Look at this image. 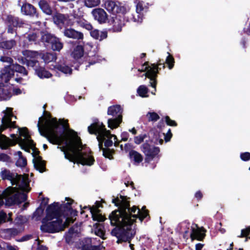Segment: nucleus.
Returning <instances> with one entry per match:
<instances>
[{
  "label": "nucleus",
  "instance_id": "f257e3e1",
  "mask_svg": "<svg viewBox=\"0 0 250 250\" xmlns=\"http://www.w3.org/2000/svg\"><path fill=\"white\" fill-rule=\"evenodd\" d=\"M65 146H57L63 152L64 158L74 164L83 166L93 165L95 162L92 151L86 145H83L80 137L75 135L70 140L65 141Z\"/></svg>",
  "mask_w": 250,
  "mask_h": 250
},
{
  "label": "nucleus",
  "instance_id": "f03ea898",
  "mask_svg": "<svg viewBox=\"0 0 250 250\" xmlns=\"http://www.w3.org/2000/svg\"><path fill=\"white\" fill-rule=\"evenodd\" d=\"M42 117L39 118L37 126L41 135L45 137L47 140L53 145H61L62 141V135L64 132L69 128L68 120L59 119V121L55 117L47 121L41 127L40 121Z\"/></svg>",
  "mask_w": 250,
  "mask_h": 250
},
{
  "label": "nucleus",
  "instance_id": "7ed1b4c3",
  "mask_svg": "<svg viewBox=\"0 0 250 250\" xmlns=\"http://www.w3.org/2000/svg\"><path fill=\"white\" fill-rule=\"evenodd\" d=\"M139 208L135 206L132 208L130 207L126 210L127 214L125 216V219L123 221L120 220L121 223L116 226L111 231V234L117 238V242L130 243L131 239L136 234V231L132 229L133 224L136 222L138 218H134V214L137 213Z\"/></svg>",
  "mask_w": 250,
  "mask_h": 250
},
{
  "label": "nucleus",
  "instance_id": "20e7f679",
  "mask_svg": "<svg viewBox=\"0 0 250 250\" xmlns=\"http://www.w3.org/2000/svg\"><path fill=\"white\" fill-rule=\"evenodd\" d=\"M129 197L126 196H123L121 194L118 195L116 198L112 199V203L116 207H118V209L111 212L109 215V219L110 224L115 227L118 226L121 223L120 220L123 221L125 216L127 215L126 210L130 207Z\"/></svg>",
  "mask_w": 250,
  "mask_h": 250
},
{
  "label": "nucleus",
  "instance_id": "39448f33",
  "mask_svg": "<svg viewBox=\"0 0 250 250\" xmlns=\"http://www.w3.org/2000/svg\"><path fill=\"white\" fill-rule=\"evenodd\" d=\"M0 61L7 63L4 64V67L1 70L0 78L1 81L7 83L14 76L15 72L21 73L23 76L28 75V71L25 68L17 63H14L13 59L8 56H2L0 58Z\"/></svg>",
  "mask_w": 250,
  "mask_h": 250
},
{
  "label": "nucleus",
  "instance_id": "423d86ee",
  "mask_svg": "<svg viewBox=\"0 0 250 250\" xmlns=\"http://www.w3.org/2000/svg\"><path fill=\"white\" fill-rule=\"evenodd\" d=\"M7 111L5 113L4 115L1 119V125L0 126V134L7 128L14 129L18 128L19 134L21 136H23L24 139L28 141L30 143H33V141L31 139L30 135L27 127H24L20 128L16 125V121H12V118L14 117L17 119V117L14 116L12 112V109L11 108H7Z\"/></svg>",
  "mask_w": 250,
  "mask_h": 250
},
{
  "label": "nucleus",
  "instance_id": "0eeeda50",
  "mask_svg": "<svg viewBox=\"0 0 250 250\" xmlns=\"http://www.w3.org/2000/svg\"><path fill=\"white\" fill-rule=\"evenodd\" d=\"M161 66H162L163 69H165L166 67L165 62L163 60H159L156 63H153L146 61L142 65V70H138L139 71L146 72L144 75L146 78L150 79V85L154 87L155 89L157 83L158 74L161 70Z\"/></svg>",
  "mask_w": 250,
  "mask_h": 250
},
{
  "label": "nucleus",
  "instance_id": "6e6552de",
  "mask_svg": "<svg viewBox=\"0 0 250 250\" xmlns=\"http://www.w3.org/2000/svg\"><path fill=\"white\" fill-rule=\"evenodd\" d=\"M13 187H8L2 193V196L5 200V205L12 206L15 205H20L25 202L27 198V195L24 193L19 192Z\"/></svg>",
  "mask_w": 250,
  "mask_h": 250
},
{
  "label": "nucleus",
  "instance_id": "1a4fd4ad",
  "mask_svg": "<svg viewBox=\"0 0 250 250\" xmlns=\"http://www.w3.org/2000/svg\"><path fill=\"white\" fill-rule=\"evenodd\" d=\"M49 218H43L42 220V225L40 227L41 231L43 232L54 233L62 231L65 228L69 226V223L64 222L63 223L62 220L49 219Z\"/></svg>",
  "mask_w": 250,
  "mask_h": 250
},
{
  "label": "nucleus",
  "instance_id": "9d476101",
  "mask_svg": "<svg viewBox=\"0 0 250 250\" xmlns=\"http://www.w3.org/2000/svg\"><path fill=\"white\" fill-rule=\"evenodd\" d=\"M41 39L39 40L46 47L54 51H60L63 48V43L61 39L55 35L47 31H41Z\"/></svg>",
  "mask_w": 250,
  "mask_h": 250
},
{
  "label": "nucleus",
  "instance_id": "9b49d317",
  "mask_svg": "<svg viewBox=\"0 0 250 250\" xmlns=\"http://www.w3.org/2000/svg\"><path fill=\"white\" fill-rule=\"evenodd\" d=\"M123 108L119 104L112 105L108 107L107 114L113 117L108 120V127L113 129L119 126L123 121Z\"/></svg>",
  "mask_w": 250,
  "mask_h": 250
},
{
  "label": "nucleus",
  "instance_id": "f8f14e48",
  "mask_svg": "<svg viewBox=\"0 0 250 250\" xmlns=\"http://www.w3.org/2000/svg\"><path fill=\"white\" fill-rule=\"evenodd\" d=\"M4 23L6 26L7 33L11 34H15L16 36L18 34V28H23L28 25L24 20L11 14L6 16Z\"/></svg>",
  "mask_w": 250,
  "mask_h": 250
},
{
  "label": "nucleus",
  "instance_id": "ddd939ff",
  "mask_svg": "<svg viewBox=\"0 0 250 250\" xmlns=\"http://www.w3.org/2000/svg\"><path fill=\"white\" fill-rule=\"evenodd\" d=\"M87 129L90 134H98L99 138H101L104 140L106 138L107 139L112 138L113 134H111L110 131L106 130L105 125L98 119L94 120V122L88 127Z\"/></svg>",
  "mask_w": 250,
  "mask_h": 250
},
{
  "label": "nucleus",
  "instance_id": "4468645a",
  "mask_svg": "<svg viewBox=\"0 0 250 250\" xmlns=\"http://www.w3.org/2000/svg\"><path fill=\"white\" fill-rule=\"evenodd\" d=\"M65 200L67 201L68 202L60 204V208L62 212V216L66 218L65 222L69 224L70 222H73L72 218L78 215V211L73 209L72 207V205L74 202L72 199L65 197Z\"/></svg>",
  "mask_w": 250,
  "mask_h": 250
},
{
  "label": "nucleus",
  "instance_id": "2eb2a0df",
  "mask_svg": "<svg viewBox=\"0 0 250 250\" xmlns=\"http://www.w3.org/2000/svg\"><path fill=\"white\" fill-rule=\"evenodd\" d=\"M141 149L145 155V162L146 163H149L152 161L160 152L159 147L151 145L147 140L142 145Z\"/></svg>",
  "mask_w": 250,
  "mask_h": 250
},
{
  "label": "nucleus",
  "instance_id": "dca6fc26",
  "mask_svg": "<svg viewBox=\"0 0 250 250\" xmlns=\"http://www.w3.org/2000/svg\"><path fill=\"white\" fill-rule=\"evenodd\" d=\"M62 212L60 208V204L59 202H54L48 206L46 209V215L44 218L49 219H56L62 220Z\"/></svg>",
  "mask_w": 250,
  "mask_h": 250
},
{
  "label": "nucleus",
  "instance_id": "f3484780",
  "mask_svg": "<svg viewBox=\"0 0 250 250\" xmlns=\"http://www.w3.org/2000/svg\"><path fill=\"white\" fill-rule=\"evenodd\" d=\"M103 203H105V201L101 199V201H96L94 205L89 207L92 219L94 221L104 222L106 219L104 216L102 215L101 210L99 209L100 208H103Z\"/></svg>",
  "mask_w": 250,
  "mask_h": 250
},
{
  "label": "nucleus",
  "instance_id": "a211bd4d",
  "mask_svg": "<svg viewBox=\"0 0 250 250\" xmlns=\"http://www.w3.org/2000/svg\"><path fill=\"white\" fill-rule=\"evenodd\" d=\"M21 12L23 14L31 17L38 18L39 17V13L36 8L29 3L26 2L22 4L21 7Z\"/></svg>",
  "mask_w": 250,
  "mask_h": 250
},
{
  "label": "nucleus",
  "instance_id": "6ab92c4d",
  "mask_svg": "<svg viewBox=\"0 0 250 250\" xmlns=\"http://www.w3.org/2000/svg\"><path fill=\"white\" fill-rule=\"evenodd\" d=\"M195 226L197 229H195L192 228L190 238L192 240L203 241L206 236L207 230L203 227L199 228L196 224Z\"/></svg>",
  "mask_w": 250,
  "mask_h": 250
},
{
  "label": "nucleus",
  "instance_id": "aec40b11",
  "mask_svg": "<svg viewBox=\"0 0 250 250\" xmlns=\"http://www.w3.org/2000/svg\"><path fill=\"white\" fill-rule=\"evenodd\" d=\"M94 19L100 23H105L107 20V14L102 8H95L92 11Z\"/></svg>",
  "mask_w": 250,
  "mask_h": 250
},
{
  "label": "nucleus",
  "instance_id": "412c9836",
  "mask_svg": "<svg viewBox=\"0 0 250 250\" xmlns=\"http://www.w3.org/2000/svg\"><path fill=\"white\" fill-rule=\"evenodd\" d=\"M11 85L1 84L0 85V100L7 101L12 96Z\"/></svg>",
  "mask_w": 250,
  "mask_h": 250
},
{
  "label": "nucleus",
  "instance_id": "4be33fe9",
  "mask_svg": "<svg viewBox=\"0 0 250 250\" xmlns=\"http://www.w3.org/2000/svg\"><path fill=\"white\" fill-rule=\"evenodd\" d=\"M63 35L68 38L73 39L82 40L83 38V33L75 30L70 27H65L63 31Z\"/></svg>",
  "mask_w": 250,
  "mask_h": 250
},
{
  "label": "nucleus",
  "instance_id": "5701e85b",
  "mask_svg": "<svg viewBox=\"0 0 250 250\" xmlns=\"http://www.w3.org/2000/svg\"><path fill=\"white\" fill-rule=\"evenodd\" d=\"M112 29L114 32H120L125 25L124 18L120 15L112 17Z\"/></svg>",
  "mask_w": 250,
  "mask_h": 250
},
{
  "label": "nucleus",
  "instance_id": "b1692460",
  "mask_svg": "<svg viewBox=\"0 0 250 250\" xmlns=\"http://www.w3.org/2000/svg\"><path fill=\"white\" fill-rule=\"evenodd\" d=\"M53 19L55 24L57 25H72L73 23L70 22L67 19V16L65 15L57 13L53 17Z\"/></svg>",
  "mask_w": 250,
  "mask_h": 250
},
{
  "label": "nucleus",
  "instance_id": "393cba45",
  "mask_svg": "<svg viewBox=\"0 0 250 250\" xmlns=\"http://www.w3.org/2000/svg\"><path fill=\"white\" fill-rule=\"evenodd\" d=\"M35 73L41 79H48L52 76V74L44 67L40 66L36 68Z\"/></svg>",
  "mask_w": 250,
  "mask_h": 250
},
{
  "label": "nucleus",
  "instance_id": "a878e982",
  "mask_svg": "<svg viewBox=\"0 0 250 250\" xmlns=\"http://www.w3.org/2000/svg\"><path fill=\"white\" fill-rule=\"evenodd\" d=\"M23 54L25 57L23 61H38V59H40V51L26 50Z\"/></svg>",
  "mask_w": 250,
  "mask_h": 250
},
{
  "label": "nucleus",
  "instance_id": "bb28decb",
  "mask_svg": "<svg viewBox=\"0 0 250 250\" xmlns=\"http://www.w3.org/2000/svg\"><path fill=\"white\" fill-rule=\"evenodd\" d=\"M81 250H100V246L92 245V239L85 238L83 241Z\"/></svg>",
  "mask_w": 250,
  "mask_h": 250
},
{
  "label": "nucleus",
  "instance_id": "cd10ccee",
  "mask_svg": "<svg viewBox=\"0 0 250 250\" xmlns=\"http://www.w3.org/2000/svg\"><path fill=\"white\" fill-rule=\"evenodd\" d=\"M39 6L42 11L45 14L50 16L52 14L53 10L49 4L45 0H40L39 2Z\"/></svg>",
  "mask_w": 250,
  "mask_h": 250
},
{
  "label": "nucleus",
  "instance_id": "c85d7f7f",
  "mask_svg": "<svg viewBox=\"0 0 250 250\" xmlns=\"http://www.w3.org/2000/svg\"><path fill=\"white\" fill-rule=\"evenodd\" d=\"M55 70L60 71L65 74H71L72 69L65 63L58 62L55 66Z\"/></svg>",
  "mask_w": 250,
  "mask_h": 250
},
{
  "label": "nucleus",
  "instance_id": "c756f323",
  "mask_svg": "<svg viewBox=\"0 0 250 250\" xmlns=\"http://www.w3.org/2000/svg\"><path fill=\"white\" fill-rule=\"evenodd\" d=\"M90 35L92 37L96 40H98L101 41L107 37V32L104 31L101 32L100 34L99 31L97 29L92 30L90 32Z\"/></svg>",
  "mask_w": 250,
  "mask_h": 250
},
{
  "label": "nucleus",
  "instance_id": "7c9ffc66",
  "mask_svg": "<svg viewBox=\"0 0 250 250\" xmlns=\"http://www.w3.org/2000/svg\"><path fill=\"white\" fill-rule=\"evenodd\" d=\"M17 42L14 39L0 41V49L10 50L16 45Z\"/></svg>",
  "mask_w": 250,
  "mask_h": 250
},
{
  "label": "nucleus",
  "instance_id": "2f4dec72",
  "mask_svg": "<svg viewBox=\"0 0 250 250\" xmlns=\"http://www.w3.org/2000/svg\"><path fill=\"white\" fill-rule=\"evenodd\" d=\"M129 158L136 164H140L143 160L142 155L134 150H131L129 151Z\"/></svg>",
  "mask_w": 250,
  "mask_h": 250
},
{
  "label": "nucleus",
  "instance_id": "473e14b6",
  "mask_svg": "<svg viewBox=\"0 0 250 250\" xmlns=\"http://www.w3.org/2000/svg\"><path fill=\"white\" fill-rule=\"evenodd\" d=\"M149 215V211L146 209V206H143L141 210L139 208L137 213L134 214V218H138L141 222H142L145 218Z\"/></svg>",
  "mask_w": 250,
  "mask_h": 250
},
{
  "label": "nucleus",
  "instance_id": "72a5a7b5",
  "mask_svg": "<svg viewBox=\"0 0 250 250\" xmlns=\"http://www.w3.org/2000/svg\"><path fill=\"white\" fill-rule=\"evenodd\" d=\"M84 54V49L82 45H77L74 49V50L71 53V55L73 58L75 60L80 59L83 56Z\"/></svg>",
  "mask_w": 250,
  "mask_h": 250
},
{
  "label": "nucleus",
  "instance_id": "f704fd0d",
  "mask_svg": "<svg viewBox=\"0 0 250 250\" xmlns=\"http://www.w3.org/2000/svg\"><path fill=\"white\" fill-rule=\"evenodd\" d=\"M114 11H112L111 14L116 15L117 14H124L125 13L126 8L122 5V4L118 1H117L116 6L114 7Z\"/></svg>",
  "mask_w": 250,
  "mask_h": 250
},
{
  "label": "nucleus",
  "instance_id": "c9c22d12",
  "mask_svg": "<svg viewBox=\"0 0 250 250\" xmlns=\"http://www.w3.org/2000/svg\"><path fill=\"white\" fill-rule=\"evenodd\" d=\"M127 17L130 21L138 22H141L143 19L142 14H138L137 12L135 13H127Z\"/></svg>",
  "mask_w": 250,
  "mask_h": 250
},
{
  "label": "nucleus",
  "instance_id": "e433bc0d",
  "mask_svg": "<svg viewBox=\"0 0 250 250\" xmlns=\"http://www.w3.org/2000/svg\"><path fill=\"white\" fill-rule=\"evenodd\" d=\"M40 59H42L46 63H48L54 60L55 57L54 55L50 53H42L40 51Z\"/></svg>",
  "mask_w": 250,
  "mask_h": 250
},
{
  "label": "nucleus",
  "instance_id": "4c0bfd02",
  "mask_svg": "<svg viewBox=\"0 0 250 250\" xmlns=\"http://www.w3.org/2000/svg\"><path fill=\"white\" fill-rule=\"evenodd\" d=\"M33 163L35 168L38 170L40 172L42 173L46 170V162H36L35 159H33Z\"/></svg>",
  "mask_w": 250,
  "mask_h": 250
},
{
  "label": "nucleus",
  "instance_id": "58836bf2",
  "mask_svg": "<svg viewBox=\"0 0 250 250\" xmlns=\"http://www.w3.org/2000/svg\"><path fill=\"white\" fill-rule=\"evenodd\" d=\"M15 173L11 172L10 170L4 169L1 172V177L3 180H8L13 182Z\"/></svg>",
  "mask_w": 250,
  "mask_h": 250
},
{
  "label": "nucleus",
  "instance_id": "ea45409f",
  "mask_svg": "<svg viewBox=\"0 0 250 250\" xmlns=\"http://www.w3.org/2000/svg\"><path fill=\"white\" fill-rule=\"evenodd\" d=\"M40 31L38 34L35 32L29 33L26 34V39L30 43L35 42L37 41L38 37L41 38Z\"/></svg>",
  "mask_w": 250,
  "mask_h": 250
},
{
  "label": "nucleus",
  "instance_id": "a19ab883",
  "mask_svg": "<svg viewBox=\"0 0 250 250\" xmlns=\"http://www.w3.org/2000/svg\"><path fill=\"white\" fill-rule=\"evenodd\" d=\"M148 91L149 90L147 87L144 85L139 86L137 90L138 95L143 98L147 97L148 96L147 95Z\"/></svg>",
  "mask_w": 250,
  "mask_h": 250
},
{
  "label": "nucleus",
  "instance_id": "79ce46f5",
  "mask_svg": "<svg viewBox=\"0 0 250 250\" xmlns=\"http://www.w3.org/2000/svg\"><path fill=\"white\" fill-rule=\"evenodd\" d=\"M148 7L144 6V3L142 1H139L136 6V12L138 14H142L143 16L144 13H146L148 11Z\"/></svg>",
  "mask_w": 250,
  "mask_h": 250
},
{
  "label": "nucleus",
  "instance_id": "37998d69",
  "mask_svg": "<svg viewBox=\"0 0 250 250\" xmlns=\"http://www.w3.org/2000/svg\"><path fill=\"white\" fill-rule=\"evenodd\" d=\"M23 64H25L28 68H32L35 71L36 68L39 67L40 63L39 61L27 60L23 61Z\"/></svg>",
  "mask_w": 250,
  "mask_h": 250
},
{
  "label": "nucleus",
  "instance_id": "c03bdc74",
  "mask_svg": "<svg viewBox=\"0 0 250 250\" xmlns=\"http://www.w3.org/2000/svg\"><path fill=\"white\" fill-rule=\"evenodd\" d=\"M115 153V150L114 149H110L109 148H105L103 149V155L106 158L109 160L113 159V154Z\"/></svg>",
  "mask_w": 250,
  "mask_h": 250
},
{
  "label": "nucleus",
  "instance_id": "a18cd8bd",
  "mask_svg": "<svg viewBox=\"0 0 250 250\" xmlns=\"http://www.w3.org/2000/svg\"><path fill=\"white\" fill-rule=\"evenodd\" d=\"M99 56L96 54L92 56H88L87 61H88V64L86 65V68L89 67L91 65L94 64L99 62L100 60L98 59Z\"/></svg>",
  "mask_w": 250,
  "mask_h": 250
},
{
  "label": "nucleus",
  "instance_id": "49530a36",
  "mask_svg": "<svg viewBox=\"0 0 250 250\" xmlns=\"http://www.w3.org/2000/svg\"><path fill=\"white\" fill-rule=\"evenodd\" d=\"M117 1L112 0H107L104 2L105 8L109 12L111 13L112 11H114V7L116 6Z\"/></svg>",
  "mask_w": 250,
  "mask_h": 250
},
{
  "label": "nucleus",
  "instance_id": "de8ad7c7",
  "mask_svg": "<svg viewBox=\"0 0 250 250\" xmlns=\"http://www.w3.org/2000/svg\"><path fill=\"white\" fill-rule=\"evenodd\" d=\"M84 5L89 8H92L100 4V0H83Z\"/></svg>",
  "mask_w": 250,
  "mask_h": 250
},
{
  "label": "nucleus",
  "instance_id": "09e8293b",
  "mask_svg": "<svg viewBox=\"0 0 250 250\" xmlns=\"http://www.w3.org/2000/svg\"><path fill=\"white\" fill-rule=\"evenodd\" d=\"M250 226L247 227L246 229L241 230V233L239 237H246L245 241H247L248 239H250Z\"/></svg>",
  "mask_w": 250,
  "mask_h": 250
},
{
  "label": "nucleus",
  "instance_id": "8fccbe9b",
  "mask_svg": "<svg viewBox=\"0 0 250 250\" xmlns=\"http://www.w3.org/2000/svg\"><path fill=\"white\" fill-rule=\"evenodd\" d=\"M146 116L148 117V120L149 122H156L160 119L159 115L155 112H148Z\"/></svg>",
  "mask_w": 250,
  "mask_h": 250
},
{
  "label": "nucleus",
  "instance_id": "3c124183",
  "mask_svg": "<svg viewBox=\"0 0 250 250\" xmlns=\"http://www.w3.org/2000/svg\"><path fill=\"white\" fill-rule=\"evenodd\" d=\"M165 62L167 64L168 67L169 69H171L174 67L175 63L174 59L173 57L169 54L167 57Z\"/></svg>",
  "mask_w": 250,
  "mask_h": 250
},
{
  "label": "nucleus",
  "instance_id": "603ef678",
  "mask_svg": "<svg viewBox=\"0 0 250 250\" xmlns=\"http://www.w3.org/2000/svg\"><path fill=\"white\" fill-rule=\"evenodd\" d=\"M26 222V218L22 215H20L15 219L14 223L17 226H21Z\"/></svg>",
  "mask_w": 250,
  "mask_h": 250
},
{
  "label": "nucleus",
  "instance_id": "864d4df0",
  "mask_svg": "<svg viewBox=\"0 0 250 250\" xmlns=\"http://www.w3.org/2000/svg\"><path fill=\"white\" fill-rule=\"evenodd\" d=\"M16 165L18 167H24L27 165V159L25 157H23L19 158L16 162Z\"/></svg>",
  "mask_w": 250,
  "mask_h": 250
},
{
  "label": "nucleus",
  "instance_id": "5fc2aeb1",
  "mask_svg": "<svg viewBox=\"0 0 250 250\" xmlns=\"http://www.w3.org/2000/svg\"><path fill=\"white\" fill-rule=\"evenodd\" d=\"M154 135L155 136V138L152 139L150 142H153L155 144L162 145L163 144V140L160 138L159 133L157 132H154Z\"/></svg>",
  "mask_w": 250,
  "mask_h": 250
},
{
  "label": "nucleus",
  "instance_id": "6e6d98bb",
  "mask_svg": "<svg viewBox=\"0 0 250 250\" xmlns=\"http://www.w3.org/2000/svg\"><path fill=\"white\" fill-rule=\"evenodd\" d=\"M146 137L147 135L146 134H142L139 135V136H135L134 137V143L136 144L139 145L143 142L145 139H146Z\"/></svg>",
  "mask_w": 250,
  "mask_h": 250
},
{
  "label": "nucleus",
  "instance_id": "4d7b16f0",
  "mask_svg": "<svg viewBox=\"0 0 250 250\" xmlns=\"http://www.w3.org/2000/svg\"><path fill=\"white\" fill-rule=\"evenodd\" d=\"M21 181L23 182L22 176L17 173L15 174L13 182H11L12 185H18Z\"/></svg>",
  "mask_w": 250,
  "mask_h": 250
},
{
  "label": "nucleus",
  "instance_id": "13d9d810",
  "mask_svg": "<svg viewBox=\"0 0 250 250\" xmlns=\"http://www.w3.org/2000/svg\"><path fill=\"white\" fill-rule=\"evenodd\" d=\"M166 123L167 125L171 126H177V123L174 120H171L168 116L165 117Z\"/></svg>",
  "mask_w": 250,
  "mask_h": 250
},
{
  "label": "nucleus",
  "instance_id": "bf43d9fd",
  "mask_svg": "<svg viewBox=\"0 0 250 250\" xmlns=\"http://www.w3.org/2000/svg\"><path fill=\"white\" fill-rule=\"evenodd\" d=\"M241 159L243 161H248L250 160V152H245L240 154Z\"/></svg>",
  "mask_w": 250,
  "mask_h": 250
},
{
  "label": "nucleus",
  "instance_id": "052dcab7",
  "mask_svg": "<svg viewBox=\"0 0 250 250\" xmlns=\"http://www.w3.org/2000/svg\"><path fill=\"white\" fill-rule=\"evenodd\" d=\"M0 161L5 162H11V157L7 154L2 153L0 154Z\"/></svg>",
  "mask_w": 250,
  "mask_h": 250
},
{
  "label": "nucleus",
  "instance_id": "680f3d73",
  "mask_svg": "<svg viewBox=\"0 0 250 250\" xmlns=\"http://www.w3.org/2000/svg\"><path fill=\"white\" fill-rule=\"evenodd\" d=\"M10 85H11V88L12 89L11 93H12V95H18L21 94V90L19 88H15L13 84H10Z\"/></svg>",
  "mask_w": 250,
  "mask_h": 250
},
{
  "label": "nucleus",
  "instance_id": "e2e57ef3",
  "mask_svg": "<svg viewBox=\"0 0 250 250\" xmlns=\"http://www.w3.org/2000/svg\"><path fill=\"white\" fill-rule=\"evenodd\" d=\"M164 135H165V141L166 142H168L170 141L171 138L172 137V134L171 132V129H169L167 132V133L165 134L164 133Z\"/></svg>",
  "mask_w": 250,
  "mask_h": 250
},
{
  "label": "nucleus",
  "instance_id": "0e129e2a",
  "mask_svg": "<svg viewBox=\"0 0 250 250\" xmlns=\"http://www.w3.org/2000/svg\"><path fill=\"white\" fill-rule=\"evenodd\" d=\"M44 208L40 205L34 212L35 215L40 216L43 212Z\"/></svg>",
  "mask_w": 250,
  "mask_h": 250
},
{
  "label": "nucleus",
  "instance_id": "69168bd1",
  "mask_svg": "<svg viewBox=\"0 0 250 250\" xmlns=\"http://www.w3.org/2000/svg\"><path fill=\"white\" fill-rule=\"evenodd\" d=\"M111 139L112 138H108L106 140L105 139V140L104 142V146L105 147V148H109V147H110L113 145V143L111 140Z\"/></svg>",
  "mask_w": 250,
  "mask_h": 250
},
{
  "label": "nucleus",
  "instance_id": "338daca9",
  "mask_svg": "<svg viewBox=\"0 0 250 250\" xmlns=\"http://www.w3.org/2000/svg\"><path fill=\"white\" fill-rule=\"evenodd\" d=\"M7 218L6 214L4 212H0V225L6 222V219Z\"/></svg>",
  "mask_w": 250,
  "mask_h": 250
},
{
  "label": "nucleus",
  "instance_id": "774afa93",
  "mask_svg": "<svg viewBox=\"0 0 250 250\" xmlns=\"http://www.w3.org/2000/svg\"><path fill=\"white\" fill-rule=\"evenodd\" d=\"M129 134L127 132L125 131L122 133L121 137V141H126L128 140Z\"/></svg>",
  "mask_w": 250,
  "mask_h": 250
}]
</instances>
